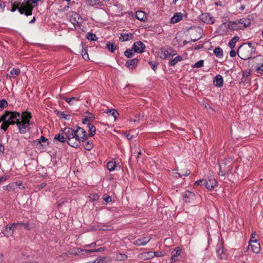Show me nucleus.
I'll list each match as a JSON object with an SVG mask.
<instances>
[{
  "label": "nucleus",
  "mask_w": 263,
  "mask_h": 263,
  "mask_svg": "<svg viewBox=\"0 0 263 263\" xmlns=\"http://www.w3.org/2000/svg\"><path fill=\"white\" fill-rule=\"evenodd\" d=\"M31 118V114L28 111H24L21 115L16 111H6L0 118V122H2L1 128L6 131L10 124L16 123L20 133L25 134L27 131Z\"/></svg>",
  "instance_id": "nucleus-1"
},
{
  "label": "nucleus",
  "mask_w": 263,
  "mask_h": 263,
  "mask_svg": "<svg viewBox=\"0 0 263 263\" xmlns=\"http://www.w3.org/2000/svg\"><path fill=\"white\" fill-rule=\"evenodd\" d=\"M63 134L66 138L67 143L71 147L77 148L80 146V142L77 140L74 129L66 127L63 129Z\"/></svg>",
  "instance_id": "nucleus-2"
},
{
  "label": "nucleus",
  "mask_w": 263,
  "mask_h": 263,
  "mask_svg": "<svg viewBox=\"0 0 263 263\" xmlns=\"http://www.w3.org/2000/svg\"><path fill=\"white\" fill-rule=\"evenodd\" d=\"M252 48L251 43L243 44L237 50L238 56L242 60H247L252 55Z\"/></svg>",
  "instance_id": "nucleus-3"
},
{
  "label": "nucleus",
  "mask_w": 263,
  "mask_h": 263,
  "mask_svg": "<svg viewBox=\"0 0 263 263\" xmlns=\"http://www.w3.org/2000/svg\"><path fill=\"white\" fill-rule=\"evenodd\" d=\"M216 250L217 255L219 258L223 259L227 258V251L224 248L223 242L222 241H219L217 243Z\"/></svg>",
  "instance_id": "nucleus-4"
},
{
  "label": "nucleus",
  "mask_w": 263,
  "mask_h": 263,
  "mask_svg": "<svg viewBox=\"0 0 263 263\" xmlns=\"http://www.w3.org/2000/svg\"><path fill=\"white\" fill-rule=\"evenodd\" d=\"M33 8V6L27 1L25 5L21 7L18 6L17 10L21 14L24 13L26 16H29L32 14Z\"/></svg>",
  "instance_id": "nucleus-5"
},
{
  "label": "nucleus",
  "mask_w": 263,
  "mask_h": 263,
  "mask_svg": "<svg viewBox=\"0 0 263 263\" xmlns=\"http://www.w3.org/2000/svg\"><path fill=\"white\" fill-rule=\"evenodd\" d=\"M227 161L228 160H225L221 164H219V175L224 176L226 174L231 173L232 166L231 165H228Z\"/></svg>",
  "instance_id": "nucleus-6"
},
{
  "label": "nucleus",
  "mask_w": 263,
  "mask_h": 263,
  "mask_svg": "<svg viewBox=\"0 0 263 263\" xmlns=\"http://www.w3.org/2000/svg\"><path fill=\"white\" fill-rule=\"evenodd\" d=\"M176 54V52L172 49H162L160 51V57L163 59L170 58Z\"/></svg>",
  "instance_id": "nucleus-7"
},
{
  "label": "nucleus",
  "mask_w": 263,
  "mask_h": 263,
  "mask_svg": "<svg viewBox=\"0 0 263 263\" xmlns=\"http://www.w3.org/2000/svg\"><path fill=\"white\" fill-rule=\"evenodd\" d=\"M76 133V137L77 140L81 142V141L86 140L87 135L85 130L81 127H78L74 130Z\"/></svg>",
  "instance_id": "nucleus-8"
},
{
  "label": "nucleus",
  "mask_w": 263,
  "mask_h": 263,
  "mask_svg": "<svg viewBox=\"0 0 263 263\" xmlns=\"http://www.w3.org/2000/svg\"><path fill=\"white\" fill-rule=\"evenodd\" d=\"M220 28H228L231 30L241 29V27L238 21L234 22H229L228 24L223 23L220 26Z\"/></svg>",
  "instance_id": "nucleus-9"
},
{
  "label": "nucleus",
  "mask_w": 263,
  "mask_h": 263,
  "mask_svg": "<svg viewBox=\"0 0 263 263\" xmlns=\"http://www.w3.org/2000/svg\"><path fill=\"white\" fill-rule=\"evenodd\" d=\"M249 249H250L252 252L257 253L260 250V244L257 239L252 240L250 239L249 241Z\"/></svg>",
  "instance_id": "nucleus-10"
},
{
  "label": "nucleus",
  "mask_w": 263,
  "mask_h": 263,
  "mask_svg": "<svg viewBox=\"0 0 263 263\" xmlns=\"http://www.w3.org/2000/svg\"><path fill=\"white\" fill-rule=\"evenodd\" d=\"M151 237H144L138 239L133 242V244L135 246H145L151 240Z\"/></svg>",
  "instance_id": "nucleus-11"
},
{
  "label": "nucleus",
  "mask_w": 263,
  "mask_h": 263,
  "mask_svg": "<svg viewBox=\"0 0 263 263\" xmlns=\"http://www.w3.org/2000/svg\"><path fill=\"white\" fill-rule=\"evenodd\" d=\"M200 19L203 22L207 24H213L214 22L213 17L208 13H204L201 14Z\"/></svg>",
  "instance_id": "nucleus-12"
},
{
  "label": "nucleus",
  "mask_w": 263,
  "mask_h": 263,
  "mask_svg": "<svg viewBox=\"0 0 263 263\" xmlns=\"http://www.w3.org/2000/svg\"><path fill=\"white\" fill-rule=\"evenodd\" d=\"M183 198L185 202L193 203L195 195L190 191H186L183 194Z\"/></svg>",
  "instance_id": "nucleus-13"
},
{
  "label": "nucleus",
  "mask_w": 263,
  "mask_h": 263,
  "mask_svg": "<svg viewBox=\"0 0 263 263\" xmlns=\"http://www.w3.org/2000/svg\"><path fill=\"white\" fill-rule=\"evenodd\" d=\"M155 257V252L149 251L140 253L138 257L142 260L151 259Z\"/></svg>",
  "instance_id": "nucleus-14"
},
{
  "label": "nucleus",
  "mask_w": 263,
  "mask_h": 263,
  "mask_svg": "<svg viewBox=\"0 0 263 263\" xmlns=\"http://www.w3.org/2000/svg\"><path fill=\"white\" fill-rule=\"evenodd\" d=\"M133 49L135 52L142 53L145 49V45L142 42L138 41L134 44Z\"/></svg>",
  "instance_id": "nucleus-15"
},
{
  "label": "nucleus",
  "mask_w": 263,
  "mask_h": 263,
  "mask_svg": "<svg viewBox=\"0 0 263 263\" xmlns=\"http://www.w3.org/2000/svg\"><path fill=\"white\" fill-rule=\"evenodd\" d=\"M80 250V249L74 248L71 250H69L65 253H63L62 255L63 256H67L68 257H71L72 256H78L80 255V253L81 252Z\"/></svg>",
  "instance_id": "nucleus-16"
},
{
  "label": "nucleus",
  "mask_w": 263,
  "mask_h": 263,
  "mask_svg": "<svg viewBox=\"0 0 263 263\" xmlns=\"http://www.w3.org/2000/svg\"><path fill=\"white\" fill-rule=\"evenodd\" d=\"M238 21L239 22V26L241 27V29H243L249 27L251 24V20L248 18L243 17L238 20Z\"/></svg>",
  "instance_id": "nucleus-17"
},
{
  "label": "nucleus",
  "mask_w": 263,
  "mask_h": 263,
  "mask_svg": "<svg viewBox=\"0 0 263 263\" xmlns=\"http://www.w3.org/2000/svg\"><path fill=\"white\" fill-rule=\"evenodd\" d=\"M19 223H14L9 227H6V228L2 230V233L7 237L12 236L13 234L14 229H13V226L18 224Z\"/></svg>",
  "instance_id": "nucleus-18"
},
{
  "label": "nucleus",
  "mask_w": 263,
  "mask_h": 263,
  "mask_svg": "<svg viewBox=\"0 0 263 263\" xmlns=\"http://www.w3.org/2000/svg\"><path fill=\"white\" fill-rule=\"evenodd\" d=\"M181 250L179 248H176L172 251V256L171 259V262H175L177 260V258L181 254Z\"/></svg>",
  "instance_id": "nucleus-19"
},
{
  "label": "nucleus",
  "mask_w": 263,
  "mask_h": 263,
  "mask_svg": "<svg viewBox=\"0 0 263 263\" xmlns=\"http://www.w3.org/2000/svg\"><path fill=\"white\" fill-rule=\"evenodd\" d=\"M207 182L208 183L207 185V189L209 190H213L216 186H217V181L216 180L212 177H209L207 180Z\"/></svg>",
  "instance_id": "nucleus-20"
},
{
  "label": "nucleus",
  "mask_w": 263,
  "mask_h": 263,
  "mask_svg": "<svg viewBox=\"0 0 263 263\" xmlns=\"http://www.w3.org/2000/svg\"><path fill=\"white\" fill-rule=\"evenodd\" d=\"M53 141L54 142L59 141L62 143H64L67 142L65 134H63V129L62 130L61 133H59L55 135Z\"/></svg>",
  "instance_id": "nucleus-21"
},
{
  "label": "nucleus",
  "mask_w": 263,
  "mask_h": 263,
  "mask_svg": "<svg viewBox=\"0 0 263 263\" xmlns=\"http://www.w3.org/2000/svg\"><path fill=\"white\" fill-rule=\"evenodd\" d=\"M213 83L217 87H221L223 84V78L221 75L216 76L213 80Z\"/></svg>",
  "instance_id": "nucleus-22"
},
{
  "label": "nucleus",
  "mask_w": 263,
  "mask_h": 263,
  "mask_svg": "<svg viewBox=\"0 0 263 263\" xmlns=\"http://www.w3.org/2000/svg\"><path fill=\"white\" fill-rule=\"evenodd\" d=\"M21 73V70L19 68H13L10 72V74L6 75L7 78H15L18 76Z\"/></svg>",
  "instance_id": "nucleus-23"
},
{
  "label": "nucleus",
  "mask_w": 263,
  "mask_h": 263,
  "mask_svg": "<svg viewBox=\"0 0 263 263\" xmlns=\"http://www.w3.org/2000/svg\"><path fill=\"white\" fill-rule=\"evenodd\" d=\"M133 37L134 35L132 33H122L119 37V40L121 42H125L131 40Z\"/></svg>",
  "instance_id": "nucleus-24"
},
{
  "label": "nucleus",
  "mask_w": 263,
  "mask_h": 263,
  "mask_svg": "<svg viewBox=\"0 0 263 263\" xmlns=\"http://www.w3.org/2000/svg\"><path fill=\"white\" fill-rule=\"evenodd\" d=\"M136 17L138 20L142 22L145 21L147 18L145 13L144 11L141 10L136 12Z\"/></svg>",
  "instance_id": "nucleus-25"
},
{
  "label": "nucleus",
  "mask_w": 263,
  "mask_h": 263,
  "mask_svg": "<svg viewBox=\"0 0 263 263\" xmlns=\"http://www.w3.org/2000/svg\"><path fill=\"white\" fill-rule=\"evenodd\" d=\"M138 60L137 59L129 60L126 61V65L128 68L133 69L134 67L138 63Z\"/></svg>",
  "instance_id": "nucleus-26"
},
{
  "label": "nucleus",
  "mask_w": 263,
  "mask_h": 263,
  "mask_svg": "<svg viewBox=\"0 0 263 263\" xmlns=\"http://www.w3.org/2000/svg\"><path fill=\"white\" fill-rule=\"evenodd\" d=\"M182 18V16L181 13H176L171 19V23L174 24L178 22Z\"/></svg>",
  "instance_id": "nucleus-27"
},
{
  "label": "nucleus",
  "mask_w": 263,
  "mask_h": 263,
  "mask_svg": "<svg viewBox=\"0 0 263 263\" xmlns=\"http://www.w3.org/2000/svg\"><path fill=\"white\" fill-rule=\"evenodd\" d=\"M17 184V182L11 183L6 186H3V189L9 192L12 191L16 189Z\"/></svg>",
  "instance_id": "nucleus-28"
},
{
  "label": "nucleus",
  "mask_w": 263,
  "mask_h": 263,
  "mask_svg": "<svg viewBox=\"0 0 263 263\" xmlns=\"http://www.w3.org/2000/svg\"><path fill=\"white\" fill-rule=\"evenodd\" d=\"M80 19V15L79 14L77 13H73L71 15V17L70 18L71 22L73 24H77L79 23V20Z\"/></svg>",
  "instance_id": "nucleus-29"
},
{
  "label": "nucleus",
  "mask_w": 263,
  "mask_h": 263,
  "mask_svg": "<svg viewBox=\"0 0 263 263\" xmlns=\"http://www.w3.org/2000/svg\"><path fill=\"white\" fill-rule=\"evenodd\" d=\"M86 140H84L82 141L83 142V146L85 149L87 151L91 150L93 147V143L91 141H85Z\"/></svg>",
  "instance_id": "nucleus-30"
},
{
  "label": "nucleus",
  "mask_w": 263,
  "mask_h": 263,
  "mask_svg": "<svg viewBox=\"0 0 263 263\" xmlns=\"http://www.w3.org/2000/svg\"><path fill=\"white\" fill-rule=\"evenodd\" d=\"M239 37L237 36H234L232 39H231L229 43V46L231 49H233L234 48L236 42L239 40Z\"/></svg>",
  "instance_id": "nucleus-31"
},
{
  "label": "nucleus",
  "mask_w": 263,
  "mask_h": 263,
  "mask_svg": "<svg viewBox=\"0 0 263 263\" xmlns=\"http://www.w3.org/2000/svg\"><path fill=\"white\" fill-rule=\"evenodd\" d=\"M127 258V256L125 254L118 253L116 254L115 259L118 261H124Z\"/></svg>",
  "instance_id": "nucleus-32"
},
{
  "label": "nucleus",
  "mask_w": 263,
  "mask_h": 263,
  "mask_svg": "<svg viewBox=\"0 0 263 263\" xmlns=\"http://www.w3.org/2000/svg\"><path fill=\"white\" fill-rule=\"evenodd\" d=\"M183 60L181 56H177L174 59L171 60L169 63L168 65L171 66H174L177 63H178L179 61H181Z\"/></svg>",
  "instance_id": "nucleus-33"
},
{
  "label": "nucleus",
  "mask_w": 263,
  "mask_h": 263,
  "mask_svg": "<svg viewBox=\"0 0 263 263\" xmlns=\"http://www.w3.org/2000/svg\"><path fill=\"white\" fill-rule=\"evenodd\" d=\"M105 112L111 115L114 117L115 120L117 119V116L119 115L118 111L116 109H106Z\"/></svg>",
  "instance_id": "nucleus-34"
},
{
  "label": "nucleus",
  "mask_w": 263,
  "mask_h": 263,
  "mask_svg": "<svg viewBox=\"0 0 263 263\" xmlns=\"http://www.w3.org/2000/svg\"><path fill=\"white\" fill-rule=\"evenodd\" d=\"M88 127H89V136L92 137L96 133V127L89 123H88Z\"/></svg>",
  "instance_id": "nucleus-35"
},
{
  "label": "nucleus",
  "mask_w": 263,
  "mask_h": 263,
  "mask_svg": "<svg viewBox=\"0 0 263 263\" xmlns=\"http://www.w3.org/2000/svg\"><path fill=\"white\" fill-rule=\"evenodd\" d=\"M81 45H82V51H81L82 56L84 60H88L89 59L88 54L87 53V51L86 50L85 48L84 47V44H83V42L81 43Z\"/></svg>",
  "instance_id": "nucleus-36"
},
{
  "label": "nucleus",
  "mask_w": 263,
  "mask_h": 263,
  "mask_svg": "<svg viewBox=\"0 0 263 263\" xmlns=\"http://www.w3.org/2000/svg\"><path fill=\"white\" fill-rule=\"evenodd\" d=\"M59 117L65 120H69L70 115L69 114H65L64 112L58 111L57 113Z\"/></svg>",
  "instance_id": "nucleus-37"
},
{
  "label": "nucleus",
  "mask_w": 263,
  "mask_h": 263,
  "mask_svg": "<svg viewBox=\"0 0 263 263\" xmlns=\"http://www.w3.org/2000/svg\"><path fill=\"white\" fill-rule=\"evenodd\" d=\"M214 53L217 57H221L223 54V51L220 47H217L214 49Z\"/></svg>",
  "instance_id": "nucleus-38"
},
{
  "label": "nucleus",
  "mask_w": 263,
  "mask_h": 263,
  "mask_svg": "<svg viewBox=\"0 0 263 263\" xmlns=\"http://www.w3.org/2000/svg\"><path fill=\"white\" fill-rule=\"evenodd\" d=\"M116 166V163L114 161L109 162L107 163V169L110 171H112L115 170Z\"/></svg>",
  "instance_id": "nucleus-39"
},
{
  "label": "nucleus",
  "mask_w": 263,
  "mask_h": 263,
  "mask_svg": "<svg viewBox=\"0 0 263 263\" xmlns=\"http://www.w3.org/2000/svg\"><path fill=\"white\" fill-rule=\"evenodd\" d=\"M208 183L207 182V180H206V179H201V180H199L196 181L195 183V185H200L201 186L204 185L207 189V185H208Z\"/></svg>",
  "instance_id": "nucleus-40"
},
{
  "label": "nucleus",
  "mask_w": 263,
  "mask_h": 263,
  "mask_svg": "<svg viewBox=\"0 0 263 263\" xmlns=\"http://www.w3.org/2000/svg\"><path fill=\"white\" fill-rule=\"evenodd\" d=\"M87 3L90 6H100L102 2L100 0H87Z\"/></svg>",
  "instance_id": "nucleus-41"
},
{
  "label": "nucleus",
  "mask_w": 263,
  "mask_h": 263,
  "mask_svg": "<svg viewBox=\"0 0 263 263\" xmlns=\"http://www.w3.org/2000/svg\"><path fill=\"white\" fill-rule=\"evenodd\" d=\"M177 174L179 175V177H182V176H186L190 174V171L189 170H185V171L181 170L180 172H176Z\"/></svg>",
  "instance_id": "nucleus-42"
},
{
  "label": "nucleus",
  "mask_w": 263,
  "mask_h": 263,
  "mask_svg": "<svg viewBox=\"0 0 263 263\" xmlns=\"http://www.w3.org/2000/svg\"><path fill=\"white\" fill-rule=\"evenodd\" d=\"M107 49L111 52H114L116 49V47L115 44L110 43L106 44Z\"/></svg>",
  "instance_id": "nucleus-43"
},
{
  "label": "nucleus",
  "mask_w": 263,
  "mask_h": 263,
  "mask_svg": "<svg viewBox=\"0 0 263 263\" xmlns=\"http://www.w3.org/2000/svg\"><path fill=\"white\" fill-rule=\"evenodd\" d=\"M87 38L89 40H90L92 41H96L98 39L96 35L95 34H93L92 33H88Z\"/></svg>",
  "instance_id": "nucleus-44"
},
{
  "label": "nucleus",
  "mask_w": 263,
  "mask_h": 263,
  "mask_svg": "<svg viewBox=\"0 0 263 263\" xmlns=\"http://www.w3.org/2000/svg\"><path fill=\"white\" fill-rule=\"evenodd\" d=\"M7 102L5 99L0 100V110H2L7 105Z\"/></svg>",
  "instance_id": "nucleus-45"
},
{
  "label": "nucleus",
  "mask_w": 263,
  "mask_h": 263,
  "mask_svg": "<svg viewBox=\"0 0 263 263\" xmlns=\"http://www.w3.org/2000/svg\"><path fill=\"white\" fill-rule=\"evenodd\" d=\"M124 54L127 58H129L132 57V55L134 54V52H133V50L132 49H127L125 51Z\"/></svg>",
  "instance_id": "nucleus-46"
},
{
  "label": "nucleus",
  "mask_w": 263,
  "mask_h": 263,
  "mask_svg": "<svg viewBox=\"0 0 263 263\" xmlns=\"http://www.w3.org/2000/svg\"><path fill=\"white\" fill-rule=\"evenodd\" d=\"M203 60H200L198 62H196L194 65V67L196 68H200L203 66Z\"/></svg>",
  "instance_id": "nucleus-47"
},
{
  "label": "nucleus",
  "mask_w": 263,
  "mask_h": 263,
  "mask_svg": "<svg viewBox=\"0 0 263 263\" xmlns=\"http://www.w3.org/2000/svg\"><path fill=\"white\" fill-rule=\"evenodd\" d=\"M103 200L106 202H109L111 201V197L108 195L107 194H104L103 195Z\"/></svg>",
  "instance_id": "nucleus-48"
},
{
  "label": "nucleus",
  "mask_w": 263,
  "mask_h": 263,
  "mask_svg": "<svg viewBox=\"0 0 263 263\" xmlns=\"http://www.w3.org/2000/svg\"><path fill=\"white\" fill-rule=\"evenodd\" d=\"M257 73L262 74L263 73V63L259 66H258L256 69Z\"/></svg>",
  "instance_id": "nucleus-49"
},
{
  "label": "nucleus",
  "mask_w": 263,
  "mask_h": 263,
  "mask_svg": "<svg viewBox=\"0 0 263 263\" xmlns=\"http://www.w3.org/2000/svg\"><path fill=\"white\" fill-rule=\"evenodd\" d=\"M64 100H65L66 102H67L70 105H73V102H72V100L71 99V98L68 97H64L63 98Z\"/></svg>",
  "instance_id": "nucleus-50"
},
{
  "label": "nucleus",
  "mask_w": 263,
  "mask_h": 263,
  "mask_svg": "<svg viewBox=\"0 0 263 263\" xmlns=\"http://www.w3.org/2000/svg\"><path fill=\"white\" fill-rule=\"evenodd\" d=\"M21 5V3H19L17 4V5L13 4L11 8V11L14 12L16 9H18L19 5Z\"/></svg>",
  "instance_id": "nucleus-51"
},
{
  "label": "nucleus",
  "mask_w": 263,
  "mask_h": 263,
  "mask_svg": "<svg viewBox=\"0 0 263 263\" xmlns=\"http://www.w3.org/2000/svg\"><path fill=\"white\" fill-rule=\"evenodd\" d=\"M80 251L82 253L81 254H83V252L88 253H91L95 252V251L93 249H92V250L81 249Z\"/></svg>",
  "instance_id": "nucleus-52"
},
{
  "label": "nucleus",
  "mask_w": 263,
  "mask_h": 263,
  "mask_svg": "<svg viewBox=\"0 0 263 263\" xmlns=\"http://www.w3.org/2000/svg\"><path fill=\"white\" fill-rule=\"evenodd\" d=\"M148 64L151 65L152 68L155 71L157 68V64L152 61L148 62Z\"/></svg>",
  "instance_id": "nucleus-53"
},
{
  "label": "nucleus",
  "mask_w": 263,
  "mask_h": 263,
  "mask_svg": "<svg viewBox=\"0 0 263 263\" xmlns=\"http://www.w3.org/2000/svg\"><path fill=\"white\" fill-rule=\"evenodd\" d=\"M28 3L36 5L39 1L41 0H26Z\"/></svg>",
  "instance_id": "nucleus-54"
},
{
  "label": "nucleus",
  "mask_w": 263,
  "mask_h": 263,
  "mask_svg": "<svg viewBox=\"0 0 263 263\" xmlns=\"http://www.w3.org/2000/svg\"><path fill=\"white\" fill-rule=\"evenodd\" d=\"M93 118V117H91V116H89V118H86L84 120V121H83V124H86L88 123H89V122L90 121V120H92Z\"/></svg>",
  "instance_id": "nucleus-55"
},
{
  "label": "nucleus",
  "mask_w": 263,
  "mask_h": 263,
  "mask_svg": "<svg viewBox=\"0 0 263 263\" xmlns=\"http://www.w3.org/2000/svg\"><path fill=\"white\" fill-rule=\"evenodd\" d=\"M47 140H48L47 139L45 138L44 136H42L40 138V139L39 141V142L40 143H41L42 142H46Z\"/></svg>",
  "instance_id": "nucleus-56"
},
{
  "label": "nucleus",
  "mask_w": 263,
  "mask_h": 263,
  "mask_svg": "<svg viewBox=\"0 0 263 263\" xmlns=\"http://www.w3.org/2000/svg\"><path fill=\"white\" fill-rule=\"evenodd\" d=\"M236 52H235V51L234 50V49H231V51H230V57H232V58H233V57H235V56H236Z\"/></svg>",
  "instance_id": "nucleus-57"
},
{
  "label": "nucleus",
  "mask_w": 263,
  "mask_h": 263,
  "mask_svg": "<svg viewBox=\"0 0 263 263\" xmlns=\"http://www.w3.org/2000/svg\"><path fill=\"white\" fill-rule=\"evenodd\" d=\"M9 178L8 176H4L0 177V183L2 181L7 180Z\"/></svg>",
  "instance_id": "nucleus-58"
},
{
  "label": "nucleus",
  "mask_w": 263,
  "mask_h": 263,
  "mask_svg": "<svg viewBox=\"0 0 263 263\" xmlns=\"http://www.w3.org/2000/svg\"><path fill=\"white\" fill-rule=\"evenodd\" d=\"M163 256V254L162 253V252H155V256L160 257V256Z\"/></svg>",
  "instance_id": "nucleus-59"
},
{
  "label": "nucleus",
  "mask_w": 263,
  "mask_h": 263,
  "mask_svg": "<svg viewBox=\"0 0 263 263\" xmlns=\"http://www.w3.org/2000/svg\"><path fill=\"white\" fill-rule=\"evenodd\" d=\"M257 235L256 234L255 232H253L251 234V239L252 240L256 239Z\"/></svg>",
  "instance_id": "nucleus-60"
},
{
  "label": "nucleus",
  "mask_w": 263,
  "mask_h": 263,
  "mask_svg": "<svg viewBox=\"0 0 263 263\" xmlns=\"http://www.w3.org/2000/svg\"><path fill=\"white\" fill-rule=\"evenodd\" d=\"M96 246V242H92L91 243V244L90 245H85L84 246V247H94Z\"/></svg>",
  "instance_id": "nucleus-61"
},
{
  "label": "nucleus",
  "mask_w": 263,
  "mask_h": 263,
  "mask_svg": "<svg viewBox=\"0 0 263 263\" xmlns=\"http://www.w3.org/2000/svg\"><path fill=\"white\" fill-rule=\"evenodd\" d=\"M93 250L95 251V252H100V251H104L105 248H100L98 249H93Z\"/></svg>",
  "instance_id": "nucleus-62"
},
{
  "label": "nucleus",
  "mask_w": 263,
  "mask_h": 263,
  "mask_svg": "<svg viewBox=\"0 0 263 263\" xmlns=\"http://www.w3.org/2000/svg\"><path fill=\"white\" fill-rule=\"evenodd\" d=\"M22 183L21 182H17V186H20L21 189H25V186H22V187H21L22 186Z\"/></svg>",
  "instance_id": "nucleus-63"
},
{
  "label": "nucleus",
  "mask_w": 263,
  "mask_h": 263,
  "mask_svg": "<svg viewBox=\"0 0 263 263\" xmlns=\"http://www.w3.org/2000/svg\"><path fill=\"white\" fill-rule=\"evenodd\" d=\"M71 99L72 100V102H73V101H78L79 99H78V97H72L71 98Z\"/></svg>",
  "instance_id": "nucleus-64"
}]
</instances>
